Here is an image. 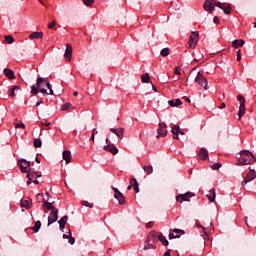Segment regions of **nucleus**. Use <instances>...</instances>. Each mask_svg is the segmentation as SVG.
<instances>
[{
    "label": "nucleus",
    "mask_w": 256,
    "mask_h": 256,
    "mask_svg": "<svg viewBox=\"0 0 256 256\" xmlns=\"http://www.w3.org/2000/svg\"><path fill=\"white\" fill-rule=\"evenodd\" d=\"M43 83H45V78H38L36 80V85H33L31 87V93L32 95H37L40 91V93H43L44 95H49V92H47V89L45 88H41V85H43Z\"/></svg>",
    "instance_id": "f257e3e1"
},
{
    "label": "nucleus",
    "mask_w": 256,
    "mask_h": 256,
    "mask_svg": "<svg viewBox=\"0 0 256 256\" xmlns=\"http://www.w3.org/2000/svg\"><path fill=\"white\" fill-rule=\"evenodd\" d=\"M250 182L251 181L246 178L244 181H242V185L245 186L247 185V183H250Z\"/></svg>",
    "instance_id": "6e6d98bb"
},
{
    "label": "nucleus",
    "mask_w": 256,
    "mask_h": 256,
    "mask_svg": "<svg viewBox=\"0 0 256 256\" xmlns=\"http://www.w3.org/2000/svg\"><path fill=\"white\" fill-rule=\"evenodd\" d=\"M149 249H155V244L151 243V238H147L144 245V251H149Z\"/></svg>",
    "instance_id": "aec40b11"
},
{
    "label": "nucleus",
    "mask_w": 256,
    "mask_h": 256,
    "mask_svg": "<svg viewBox=\"0 0 256 256\" xmlns=\"http://www.w3.org/2000/svg\"><path fill=\"white\" fill-rule=\"evenodd\" d=\"M199 41V32L193 31L189 38V47L190 49H195L197 43Z\"/></svg>",
    "instance_id": "20e7f679"
},
{
    "label": "nucleus",
    "mask_w": 256,
    "mask_h": 256,
    "mask_svg": "<svg viewBox=\"0 0 256 256\" xmlns=\"http://www.w3.org/2000/svg\"><path fill=\"white\" fill-rule=\"evenodd\" d=\"M237 100L240 102V107H239V111H238V119L241 120V117H243V115H245V111L247 110L245 108V97H243L242 95H238L237 96Z\"/></svg>",
    "instance_id": "7ed1b4c3"
},
{
    "label": "nucleus",
    "mask_w": 256,
    "mask_h": 256,
    "mask_svg": "<svg viewBox=\"0 0 256 256\" xmlns=\"http://www.w3.org/2000/svg\"><path fill=\"white\" fill-rule=\"evenodd\" d=\"M223 3H221V2H214V7H221V5H222Z\"/></svg>",
    "instance_id": "4d7b16f0"
},
{
    "label": "nucleus",
    "mask_w": 256,
    "mask_h": 256,
    "mask_svg": "<svg viewBox=\"0 0 256 256\" xmlns=\"http://www.w3.org/2000/svg\"><path fill=\"white\" fill-rule=\"evenodd\" d=\"M20 205H21V207H24L25 209H31L32 200L31 199L23 200Z\"/></svg>",
    "instance_id": "cd10ccee"
},
{
    "label": "nucleus",
    "mask_w": 256,
    "mask_h": 256,
    "mask_svg": "<svg viewBox=\"0 0 256 256\" xmlns=\"http://www.w3.org/2000/svg\"><path fill=\"white\" fill-rule=\"evenodd\" d=\"M244 45H245L244 40H234L232 42V47H234V49H238V47H243Z\"/></svg>",
    "instance_id": "a878e982"
},
{
    "label": "nucleus",
    "mask_w": 256,
    "mask_h": 256,
    "mask_svg": "<svg viewBox=\"0 0 256 256\" xmlns=\"http://www.w3.org/2000/svg\"><path fill=\"white\" fill-rule=\"evenodd\" d=\"M227 4H225V3H222V5L220 6V8L219 9H221L222 11L225 9V6H226Z\"/></svg>",
    "instance_id": "e2e57ef3"
},
{
    "label": "nucleus",
    "mask_w": 256,
    "mask_h": 256,
    "mask_svg": "<svg viewBox=\"0 0 256 256\" xmlns=\"http://www.w3.org/2000/svg\"><path fill=\"white\" fill-rule=\"evenodd\" d=\"M46 87H47V89H52V88H51V83L46 82Z\"/></svg>",
    "instance_id": "0e129e2a"
},
{
    "label": "nucleus",
    "mask_w": 256,
    "mask_h": 256,
    "mask_svg": "<svg viewBox=\"0 0 256 256\" xmlns=\"http://www.w3.org/2000/svg\"><path fill=\"white\" fill-rule=\"evenodd\" d=\"M240 157L243 161H256L255 155L249 150H242L240 152Z\"/></svg>",
    "instance_id": "39448f33"
},
{
    "label": "nucleus",
    "mask_w": 256,
    "mask_h": 256,
    "mask_svg": "<svg viewBox=\"0 0 256 256\" xmlns=\"http://www.w3.org/2000/svg\"><path fill=\"white\" fill-rule=\"evenodd\" d=\"M164 256H171V251H166L165 253H164Z\"/></svg>",
    "instance_id": "680f3d73"
},
{
    "label": "nucleus",
    "mask_w": 256,
    "mask_h": 256,
    "mask_svg": "<svg viewBox=\"0 0 256 256\" xmlns=\"http://www.w3.org/2000/svg\"><path fill=\"white\" fill-rule=\"evenodd\" d=\"M142 83H151V78L149 77V73H145L141 76Z\"/></svg>",
    "instance_id": "7c9ffc66"
},
{
    "label": "nucleus",
    "mask_w": 256,
    "mask_h": 256,
    "mask_svg": "<svg viewBox=\"0 0 256 256\" xmlns=\"http://www.w3.org/2000/svg\"><path fill=\"white\" fill-rule=\"evenodd\" d=\"M195 83L199 84L200 87H203L205 91H207V78L201 74V72L197 73V76L195 78Z\"/></svg>",
    "instance_id": "423d86ee"
},
{
    "label": "nucleus",
    "mask_w": 256,
    "mask_h": 256,
    "mask_svg": "<svg viewBox=\"0 0 256 256\" xmlns=\"http://www.w3.org/2000/svg\"><path fill=\"white\" fill-rule=\"evenodd\" d=\"M15 128L16 129H25V124H23V123H16L15 124Z\"/></svg>",
    "instance_id": "37998d69"
},
{
    "label": "nucleus",
    "mask_w": 256,
    "mask_h": 256,
    "mask_svg": "<svg viewBox=\"0 0 256 256\" xmlns=\"http://www.w3.org/2000/svg\"><path fill=\"white\" fill-rule=\"evenodd\" d=\"M181 235H185V230L175 228L172 231L170 230L169 239H179Z\"/></svg>",
    "instance_id": "9d476101"
},
{
    "label": "nucleus",
    "mask_w": 256,
    "mask_h": 256,
    "mask_svg": "<svg viewBox=\"0 0 256 256\" xmlns=\"http://www.w3.org/2000/svg\"><path fill=\"white\" fill-rule=\"evenodd\" d=\"M68 243H69L70 245H75V239L73 238V236H71V237L68 238Z\"/></svg>",
    "instance_id": "de8ad7c7"
},
{
    "label": "nucleus",
    "mask_w": 256,
    "mask_h": 256,
    "mask_svg": "<svg viewBox=\"0 0 256 256\" xmlns=\"http://www.w3.org/2000/svg\"><path fill=\"white\" fill-rule=\"evenodd\" d=\"M42 209H47V211H55V206L51 202L44 201Z\"/></svg>",
    "instance_id": "412c9836"
},
{
    "label": "nucleus",
    "mask_w": 256,
    "mask_h": 256,
    "mask_svg": "<svg viewBox=\"0 0 256 256\" xmlns=\"http://www.w3.org/2000/svg\"><path fill=\"white\" fill-rule=\"evenodd\" d=\"M29 39H43V32H32Z\"/></svg>",
    "instance_id": "393cba45"
},
{
    "label": "nucleus",
    "mask_w": 256,
    "mask_h": 256,
    "mask_svg": "<svg viewBox=\"0 0 256 256\" xmlns=\"http://www.w3.org/2000/svg\"><path fill=\"white\" fill-rule=\"evenodd\" d=\"M195 194L192 192H187L185 194H180L179 196L176 197V201H189L191 197H194Z\"/></svg>",
    "instance_id": "ddd939ff"
},
{
    "label": "nucleus",
    "mask_w": 256,
    "mask_h": 256,
    "mask_svg": "<svg viewBox=\"0 0 256 256\" xmlns=\"http://www.w3.org/2000/svg\"><path fill=\"white\" fill-rule=\"evenodd\" d=\"M207 199L210 201V203H215V190L211 189L209 190V193L206 195Z\"/></svg>",
    "instance_id": "4be33fe9"
},
{
    "label": "nucleus",
    "mask_w": 256,
    "mask_h": 256,
    "mask_svg": "<svg viewBox=\"0 0 256 256\" xmlns=\"http://www.w3.org/2000/svg\"><path fill=\"white\" fill-rule=\"evenodd\" d=\"M39 229H41V221L38 220L32 227V231H34V233H39Z\"/></svg>",
    "instance_id": "c756f323"
},
{
    "label": "nucleus",
    "mask_w": 256,
    "mask_h": 256,
    "mask_svg": "<svg viewBox=\"0 0 256 256\" xmlns=\"http://www.w3.org/2000/svg\"><path fill=\"white\" fill-rule=\"evenodd\" d=\"M168 105H170V107H179V105H183V101H181V99L179 98L174 100H169Z\"/></svg>",
    "instance_id": "6ab92c4d"
},
{
    "label": "nucleus",
    "mask_w": 256,
    "mask_h": 256,
    "mask_svg": "<svg viewBox=\"0 0 256 256\" xmlns=\"http://www.w3.org/2000/svg\"><path fill=\"white\" fill-rule=\"evenodd\" d=\"M236 165H237L238 167H241V165H249V162H246V161H238V162L236 163Z\"/></svg>",
    "instance_id": "a18cd8bd"
},
{
    "label": "nucleus",
    "mask_w": 256,
    "mask_h": 256,
    "mask_svg": "<svg viewBox=\"0 0 256 256\" xmlns=\"http://www.w3.org/2000/svg\"><path fill=\"white\" fill-rule=\"evenodd\" d=\"M84 5L90 7V5L95 3V0H83Z\"/></svg>",
    "instance_id": "a19ab883"
},
{
    "label": "nucleus",
    "mask_w": 256,
    "mask_h": 256,
    "mask_svg": "<svg viewBox=\"0 0 256 256\" xmlns=\"http://www.w3.org/2000/svg\"><path fill=\"white\" fill-rule=\"evenodd\" d=\"M17 166L20 168L21 173H27V177H29V172L31 171V161H18Z\"/></svg>",
    "instance_id": "f03ea898"
},
{
    "label": "nucleus",
    "mask_w": 256,
    "mask_h": 256,
    "mask_svg": "<svg viewBox=\"0 0 256 256\" xmlns=\"http://www.w3.org/2000/svg\"><path fill=\"white\" fill-rule=\"evenodd\" d=\"M21 89V87L19 85H14L11 89H10V97H15V91Z\"/></svg>",
    "instance_id": "2f4dec72"
},
{
    "label": "nucleus",
    "mask_w": 256,
    "mask_h": 256,
    "mask_svg": "<svg viewBox=\"0 0 256 256\" xmlns=\"http://www.w3.org/2000/svg\"><path fill=\"white\" fill-rule=\"evenodd\" d=\"M114 191V197L117 199L119 205H125V196L118 188L112 187Z\"/></svg>",
    "instance_id": "1a4fd4ad"
},
{
    "label": "nucleus",
    "mask_w": 256,
    "mask_h": 256,
    "mask_svg": "<svg viewBox=\"0 0 256 256\" xmlns=\"http://www.w3.org/2000/svg\"><path fill=\"white\" fill-rule=\"evenodd\" d=\"M237 61H241V50L237 51Z\"/></svg>",
    "instance_id": "8fccbe9b"
},
{
    "label": "nucleus",
    "mask_w": 256,
    "mask_h": 256,
    "mask_svg": "<svg viewBox=\"0 0 256 256\" xmlns=\"http://www.w3.org/2000/svg\"><path fill=\"white\" fill-rule=\"evenodd\" d=\"M4 75L11 81H13V79H15V72L9 68L4 69Z\"/></svg>",
    "instance_id": "f3484780"
},
{
    "label": "nucleus",
    "mask_w": 256,
    "mask_h": 256,
    "mask_svg": "<svg viewBox=\"0 0 256 256\" xmlns=\"http://www.w3.org/2000/svg\"><path fill=\"white\" fill-rule=\"evenodd\" d=\"M42 125H44L45 127H49V125H51V122H47V121H44V122H41Z\"/></svg>",
    "instance_id": "5fc2aeb1"
},
{
    "label": "nucleus",
    "mask_w": 256,
    "mask_h": 256,
    "mask_svg": "<svg viewBox=\"0 0 256 256\" xmlns=\"http://www.w3.org/2000/svg\"><path fill=\"white\" fill-rule=\"evenodd\" d=\"M41 145H43V142H41V139L36 138L34 140V147H36V149H39V147H41Z\"/></svg>",
    "instance_id": "4c0bfd02"
},
{
    "label": "nucleus",
    "mask_w": 256,
    "mask_h": 256,
    "mask_svg": "<svg viewBox=\"0 0 256 256\" xmlns=\"http://www.w3.org/2000/svg\"><path fill=\"white\" fill-rule=\"evenodd\" d=\"M110 131L120 139H123L125 135V128H111Z\"/></svg>",
    "instance_id": "2eb2a0df"
},
{
    "label": "nucleus",
    "mask_w": 256,
    "mask_h": 256,
    "mask_svg": "<svg viewBox=\"0 0 256 256\" xmlns=\"http://www.w3.org/2000/svg\"><path fill=\"white\" fill-rule=\"evenodd\" d=\"M82 205H84V207H89V209H93V207H94V204L89 203L88 201H83Z\"/></svg>",
    "instance_id": "ea45409f"
},
{
    "label": "nucleus",
    "mask_w": 256,
    "mask_h": 256,
    "mask_svg": "<svg viewBox=\"0 0 256 256\" xmlns=\"http://www.w3.org/2000/svg\"><path fill=\"white\" fill-rule=\"evenodd\" d=\"M71 57H73V47L70 44H67L64 58L66 59V61H71Z\"/></svg>",
    "instance_id": "4468645a"
},
{
    "label": "nucleus",
    "mask_w": 256,
    "mask_h": 256,
    "mask_svg": "<svg viewBox=\"0 0 256 256\" xmlns=\"http://www.w3.org/2000/svg\"><path fill=\"white\" fill-rule=\"evenodd\" d=\"M185 102L186 103H191V99L189 97H185Z\"/></svg>",
    "instance_id": "774afa93"
},
{
    "label": "nucleus",
    "mask_w": 256,
    "mask_h": 256,
    "mask_svg": "<svg viewBox=\"0 0 256 256\" xmlns=\"http://www.w3.org/2000/svg\"><path fill=\"white\" fill-rule=\"evenodd\" d=\"M222 11L225 13V15H231V4L226 5Z\"/></svg>",
    "instance_id": "c9c22d12"
},
{
    "label": "nucleus",
    "mask_w": 256,
    "mask_h": 256,
    "mask_svg": "<svg viewBox=\"0 0 256 256\" xmlns=\"http://www.w3.org/2000/svg\"><path fill=\"white\" fill-rule=\"evenodd\" d=\"M36 199L39 203H41V201H45V198H43V195L42 194H37L36 195Z\"/></svg>",
    "instance_id": "79ce46f5"
},
{
    "label": "nucleus",
    "mask_w": 256,
    "mask_h": 256,
    "mask_svg": "<svg viewBox=\"0 0 256 256\" xmlns=\"http://www.w3.org/2000/svg\"><path fill=\"white\" fill-rule=\"evenodd\" d=\"M60 231H65V224H59Z\"/></svg>",
    "instance_id": "603ef678"
},
{
    "label": "nucleus",
    "mask_w": 256,
    "mask_h": 256,
    "mask_svg": "<svg viewBox=\"0 0 256 256\" xmlns=\"http://www.w3.org/2000/svg\"><path fill=\"white\" fill-rule=\"evenodd\" d=\"M208 157H209V152L207 151V149L201 148L199 152V158L201 159V161L207 160Z\"/></svg>",
    "instance_id": "a211bd4d"
},
{
    "label": "nucleus",
    "mask_w": 256,
    "mask_h": 256,
    "mask_svg": "<svg viewBox=\"0 0 256 256\" xmlns=\"http://www.w3.org/2000/svg\"><path fill=\"white\" fill-rule=\"evenodd\" d=\"M90 139H91V141L95 142V134H91Z\"/></svg>",
    "instance_id": "69168bd1"
},
{
    "label": "nucleus",
    "mask_w": 256,
    "mask_h": 256,
    "mask_svg": "<svg viewBox=\"0 0 256 256\" xmlns=\"http://www.w3.org/2000/svg\"><path fill=\"white\" fill-rule=\"evenodd\" d=\"M169 53H170L169 48H163L160 52V55H162V57H168Z\"/></svg>",
    "instance_id": "e433bc0d"
},
{
    "label": "nucleus",
    "mask_w": 256,
    "mask_h": 256,
    "mask_svg": "<svg viewBox=\"0 0 256 256\" xmlns=\"http://www.w3.org/2000/svg\"><path fill=\"white\" fill-rule=\"evenodd\" d=\"M143 170L145 171V173H147L148 175H151V173H153V166L148 165V166H144Z\"/></svg>",
    "instance_id": "f704fd0d"
},
{
    "label": "nucleus",
    "mask_w": 256,
    "mask_h": 256,
    "mask_svg": "<svg viewBox=\"0 0 256 256\" xmlns=\"http://www.w3.org/2000/svg\"><path fill=\"white\" fill-rule=\"evenodd\" d=\"M198 227H201V228L203 229V231H204V235H207V231H206V228H205V227H203V226H201V225H198Z\"/></svg>",
    "instance_id": "052dcab7"
},
{
    "label": "nucleus",
    "mask_w": 256,
    "mask_h": 256,
    "mask_svg": "<svg viewBox=\"0 0 256 256\" xmlns=\"http://www.w3.org/2000/svg\"><path fill=\"white\" fill-rule=\"evenodd\" d=\"M130 184L133 185V189L135 193H139V182H137L136 178L130 179Z\"/></svg>",
    "instance_id": "b1692460"
},
{
    "label": "nucleus",
    "mask_w": 256,
    "mask_h": 256,
    "mask_svg": "<svg viewBox=\"0 0 256 256\" xmlns=\"http://www.w3.org/2000/svg\"><path fill=\"white\" fill-rule=\"evenodd\" d=\"M67 219L68 217L67 216H63L59 221V225H67Z\"/></svg>",
    "instance_id": "58836bf2"
},
{
    "label": "nucleus",
    "mask_w": 256,
    "mask_h": 256,
    "mask_svg": "<svg viewBox=\"0 0 256 256\" xmlns=\"http://www.w3.org/2000/svg\"><path fill=\"white\" fill-rule=\"evenodd\" d=\"M69 107H71L70 103H66L62 105V111H67V109H69Z\"/></svg>",
    "instance_id": "c03bdc74"
},
{
    "label": "nucleus",
    "mask_w": 256,
    "mask_h": 256,
    "mask_svg": "<svg viewBox=\"0 0 256 256\" xmlns=\"http://www.w3.org/2000/svg\"><path fill=\"white\" fill-rule=\"evenodd\" d=\"M97 133H99V132L97 131L96 128H94L93 131H92V134H94V136H95V135H97Z\"/></svg>",
    "instance_id": "338daca9"
},
{
    "label": "nucleus",
    "mask_w": 256,
    "mask_h": 256,
    "mask_svg": "<svg viewBox=\"0 0 256 256\" xmlns=\"http://www.w3.org/2000/svg\"><path fill=\"white\" fill-rule=\"evenodd\" d=\"M213 21H214V23L219 24V17L215 16Z\"/></svg>",
    "instance_id": "bf43d9fd"
},
{
    "label": "nucleus",
    "mask_w": 256,
    "mask_h": 256,
    "mask_svg": "<svg viewBox=\"0 0 256 256\" xmlns=\"http://www.w3.org/2000/svg\"><path fill=\"white\" fill-rule=\"evenodd\" d=\"M221 167H223V164H221V162H216L211 166V169H213V171H219Z\"/></svg>",
    "instance_id": "473e14b6"
},
{
    "label": "nucleus",
    "mask_w": 256,
    "mask_h": 256,
    "mask_svg": "<svg viewBox=\"0 0 256 256\" xmlns=\"http://www.w3.org/2000/svg\"><path fill=\"white\" fill-rule=\"evenodd\" d=\"M205 11H209L210 13H213L215 11V1L213 0H206L203 5Z\"/></svg>",
    "instance_id": "f8f14e48"
},
{
    "label": "nucleus",
    "mask_w": 256,
    "mask_h": 256,
    "mask_svg": "<svg viewBox=\"0 0 256 256\" xmlns=\"http://www.w3.org/2000/svg\"><path fill=\"white\" fill-rule=\"evenodd\" d=\"M146 227H147V229H151V227H153V222H148L146 224Z\"/></svg>",
    "instance_id": "864d4df0"
},
{
    "label": "nucleus",
    "mask_w": 256,
    "mask_h": 256,
    "mask_svg": "<svg viewBox=\"0 0 256 256\" xmlns=\"http://www.w3.org/2000/svg\"><path fill=\"white\" fill-rule=\"evenodd\" d=\"M158 241L162 242V245H164V247H168L169 246V240H167V238L165 236H163V234H160L158 236H156Z\"/></svg>",
    "instance_id": "5701e85b"
},
{
    "label": "nucleus",
    "mask_w": 256,
    "mask_h": 256,
    "mask_svg": "<svg viewBox=\"0 0 256 256\" xmlns=\"http://www.w3.org/2000/svg\"><path fill=\"white\" fill-rule=\"evenodd\" d=\"M4 39L8 45H13V43H15V38H13V36H4Z\"/></svg>",
    "instance_id": "72a5a7b5"
},
{
    "label": "nucleus",
    "mask_w": 256,
    "mask_h": 256,
    "mask_svg": "<svg viewBox=\"0 0 256 256\" xmlns=\"http://www.w3.org/2000/svg\"><path fill=\"white\" fill-rule=\"evenodd\" d=\"M225 107H227V105L225 104V102H222L219 106V109H225Z\"/></svg>",
    "instance_id": "13d9d810"
},
{
    "label": "nucleus",
    "mask_w": 256,
    "mask_h": 256,
    "mask_svg": "<svg viewBox=\"0 0 256 256\" xmlns=\"http://www.w3.org/2000/svg\"><path fill=\"white\" fill-rule=\"evenodd\" d=\"M59 219V210H52L48 216V224L47 226L53 225V223L57 222Z\"/></svg>",
    "instance_id": "6e6552de"
},
{
    "label": "nucleus",
    "mask_w": 256,
    "mask_h": 256,
    "mask_svg": "<svg viewBox=\"0 0 256 256\" xmlns=\"http://www.w3.org/2000/svg\"><path fill=\"white\" fill-rule=\"evenodd\" d=\"M158 135L156 136L157 138L159 137H167V124L164 122H160L158 124V129H157Z\"/></svg>",
    "instance_id": "0eeeda50"
},
{
    "label": "nucleus",
    "mask_w": 256,
    "mask_h": 256,
    "mask_svg": "<svg viewBox=\"0 0 256 256\" xmlns=\"http://www.w3.org/2000/svg\"><path fill=\"white\" fill-rule=\"evenodd\" d=\"M171 133L173 134V139H179V134L185 135V132L181 131L179 125L172 126Z\"/></svg>",
    "instance_id": "9b49d317"
},
{
    "label": "nucleus",
    "mask_w": 256,
    "mask_h": 256,
    "mask_svg": "<svg viewBox=\"0 0 256 256\" xmlns=\"http://www.w3.org/2000/svg\"><path fill=\"white\" fill-rule=\"evenodd\" d=\"M55 25H57V22L55 20H53L51 23L48 24V29H53V27H55Z\"/></svg>",
    "instance_id": "49530a36"
},
{
    "label": "nucleus",
    "mask_w": 256,
    "mask_h": 256,
    "mask_svg": "<svg viewBox=\"0 0 256 256\" xmlns=\"http://www.w3.org/2000/svg\"><path fill=\"white\" fill-rule=\"evenodd\" d=\"M174 75H181V72L179 71V67L175 68Z\"/></svg>",
    "instance_id": "3c124183"
},
{
    "label": "nucleus",
    "mask_w": 256,
    "mask_h": 256,
    "mask_svg": "<svg viewBox=\"0 0 256 256\" xmlns=\"http://www.w3.org/2000/svg\"><path fill=\"white\" fill-rule=\"evenodd\" d=\"M71 237V230H69L68 234H63V239H68Z\"/></svg>",
    "instance_id": "09e8293b"
},
{
    "label": "nucleus",
    "mask_w": 256,
    "mask_h": 256,
    "mask_svg": "<svg viewBox=\"0 0 256 256\" xmlns=\"http://www.w3.org/2000/svg\"><path fill=\"white\" fill-rule=\"evenodd\" d=\"M255 178H256V172H255V170H254V169H250V171H249L248 174H247L246 179H247L248 181H253V179H255Z\"/></svg>",
    "instance_id": "bb28decb"
},
{
    "label": "nucleus",
    "mask_w": 256,
    "mask_h": 256,
    "mask_svg": "<svg viewBox=\"0 0 256 256\" xmlns=\"http://www.w3.org/2000/svg\"><path fill=\"white\" fill-rule=\"evenodd\" d=\"M104 151H108L109 153H112V155H117L119 153V149H117L114 144L104 146Z\"/></svg>",
    "instance_id": "dca6fc26"
},
{
    "label": "nucleus",
    "mask_w": 256,
    "mask_h": 256,
    "mask_svg": "<svg viewBox=\"0 0 256 256\" xmlns=\"http://www.w3.org/2000/svg\"><path fill=\"white\" fill-rule=\"evenodd\" d=\"M62 157H63L64 161H71V151H69V150L63 151Z\"/></svg>",
    "instance_id": "c85d7f7f"
}]
</instances>
